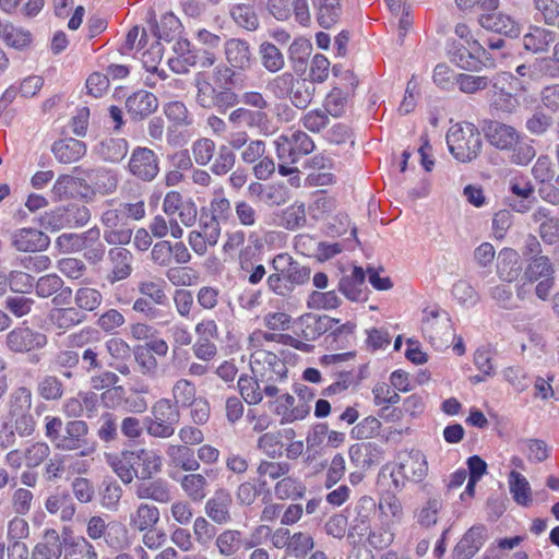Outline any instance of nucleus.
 Listing matches in <instances>:
<instances>
[{"instance_id": "f257e3e1", "label": "nucleus", "mask_w": 559, "mask_h": 559, "mask_svg": "<svg viewBox=\"0 0 559 559\" xmlns=\"http://www.w3.org/2000/svg\"><path fill=\"white\" fill-rule=\"evenodd\" d=\"M447 144L454 158L461 163L475 159L481 150V136L471 122L452 126L447 133Z\"/></svg>"}, {"instance_id": "f03ea898", "label": "nucleus", "mask_w": 559, "mask_h": 559, "mask_svg": "<svg viewBox=\"0 0 559 559\" xmlns=\"http://www.w3.org/2000/svg\"><path fill=\"white\" fill-rule=\"evenodd\" d=\"M179 420V407L169 399H159L153 404L151 416L145 417L144 426L151 437L167 439L174 436Z\"/></svg>"}, {"instance_id": "7ed1b4c3", "label": "nucleus", "mask_w": 559, "mask_h": 559, "mask_svg": "<svg viewBox=\"0 0 559 559\" xmlns=\"http://www.w3.org/2000/svg\"><path fill=\"white\" fill-rule=\"evenodd\" d=\"M194 86L197 88L195 102L203 108L226 110L238 103V97L230 87L215 88L203 72L197 73Z\"/></svg>"}, {"instance_id": "20e7f679", "label": "nucleus", "mask_w": 559, "mask_h": 559, "mask_svg": "<svg viewBox=\"0 0 559 559\" xmlns=\"http://www.w3.org/2000/svg\"><path fill=\"white\" fill-rule=\"evenodd\" d=\"M277 358L269 350H254L251 355V369L259 377L261 382V393L266 397H277L278 389L276 380L278 376Z\"/></svg>"}, {"instance_id": "39448f33", "label": "nucleus", "mask_w": 559, "mask_h": 559, "mask_svg": "<svg viewBox=\"0 0 559 559\" xmlns=\"http://www.w3.org/2000/svg\"><path fill=\"white\" fill-rule=\"evenodd\" d=\"M88 425L84 420H69L64 425L61 440L56 450L62 452L78 451L80 456H87L94 451L88 440Z\"/></svg>"}, {"instance_id": "423d86ee", "label": "nucleus", "mask_w": 559, "mask_h": 559, "mask_svg": "<svg viewBox=\"0 0 559 559\" xmlns=\"http://www.w3.org/2000/svg\"><path fill=\"white\" fill-rule=\"evenodd\" d=\"M100 222L105 227L104 239L107 243L122 246L131 241L133 228L126 221L119 206L104 211Z\"/></svg>"}, {"instance_id": "0eeeda50", "label": "nucleus", "mask_w": 559, "mask_h": 559, "mask_svg": "<svg viewBox=\"0 0 559 559\" xmlns=\"http://www.w3.org/2000/svg\"><path fill=\"white\" fill-rule=\"evenodd\" d=\"M128 170L136 179L151 182L159 173L158 157L153 150L136 146L131 152Z\"/></svg>"}, {"instance_id": "6e6552de", "label": "nucleus", "mask_w": 559, "mask_h": 559, "mask_svg": "<svg viewBox=\"0 0 559 559\" xmlns=\"http://www.w3.org/2000/svg\"><path fill=\"white\" fill-rule=\"evenodd\" d=\"M48 343L47 335L31 328H15L7 334V347L15 354L40 349Z\"/></svg>"}, {"instance_id": "1a4fd4ad", "label": "nucleus", "mask_w": 559, "mask_h": 559, "mask_svg": "<svg viewBox=\"0 0 559 559\" xmlns=\"http://www.w3.org/2000/svg\"><path fill=\"white\" fill-rule=\"evenodd\" d=\"M36 295L40 298L52 297L53 306L70 305L72 288L64 286L63 280L55 273L40 276L35 282Z\"/></svg>"}, {"instance_id": "9d476101", "label": "nucleus", "mask_w": 559, "mask_h": 559, "mask_svg": "<svg viewBox=\"0 0 559 559\" xmlns=\"http://www.w3.org/2000/svg\"><path fill=\"white\" fill-rule=\"evenodd\" d=\"M67 306H55L47 316L48 324L57 331L58 335L67 333L70 329L86 320L85 313H82L78 308Z\"/></svg>"}, {"instance_id": "9b49d317", "label": "nucleus", "mask_w": 559, "mask_h": 559, "mask_svg": "<svg viewBox=\"0 0 559 559\" xmlns=\"http://www.w3.org/2000/svg\"><path fill=\"white\" fill-rule=\"evenodd\" d=\"M421 331L432 344L442 343L451 336V320L445 312L431 310L423 318Z\"/></svg>"}, {"instance_id": "f8f14e48", "label": "nucleus", "mask_w": 559, "mask_h": 559, "mask_svg": "<svg viewBox=\"0 0 559 559\" xmlns=\"http://www.w3.org/2000/svg\"><path fill=\"white\" fill-rule=\"evenodd\" d=\"M157 107V97L145 90L136 91L126 99L127 112L133 121L144 120L155 112Z\"/></svg>"}, {"instance_id": "ddd939ff", "label": "nucleus", "mask_w": 559, "mask_h": 559, "mask_svg": "<svg viewBox=\"0 0 559 559\" xmlns=\"http://www.w3.org/2000/svg\"><path fill=\"white\" fill-rule=\"evenodd\" d=\"M477 21L483 28L510 38H516L521 34V24L502 12L483 13Z\"/></svg>"}, {"instance_id": "4468645a", "label": "nucleus", "mask_w": 559, "mask_h": 559, "mask_svg": "<svg viewBox=\"0 0 559 559\" xmlns=\"http://www.w3.org/2000/svg\"><path fill=\"white\" fill-rule=\"evenodd\" d=\"M134 495L138 499H150L158 503L171 501V489L164 478L139 479L134 486Z\"/></svg>"}, {"instance_id": "2eb2a0df", "label": "nucleus", "mask_w": 559, "mask_h": 559, "mask_svg": "<svg viewBox=\"0 0 559 559\" xmlns=\"http://www.w3.org/2000/svg\"><path fill=\"white\" fill-rule=\"evenodd\" d=\"M376 510L377 503L371 497H361L353 509L349 535L365 536L370 531V522L376 514Z\"/></svg>"}, {"instance_id": "dca6fc26", "label": "nucleus", "mask_w": 559, "mask_h": 559, "mask_svg": "<svg viewBox=\"0 0 559 559\" xmlns=\"http://www.w3.org/2000/svg\"><path fill=\"white\" fill-rule=\"evenodd\" d=\"M484 131L489 143L499 150H509L520 139V133L513 127L499 121H487Z\"/></svg>"}, {"instance_id": "f3484780", "label": "nucleus", "mask_w": 559, "mask_h": 559, "mask_svg": "<svg viewBox=\"0 0 559 559\" xmlns=\"http://www.w3.org/2000/svg\"><path fill=\"white\" fill-rule=\"evenodd\" d=\"M165 453L169 467L185 472H195L200 468L194 450L186 444H168Z\"/></svg>"}, {"instance_id": "a211bd4d", "label": "nucleus", "mask_w": 559, "mask_h": 559, "mask_svg": "<svg viewBox=\"0 0 559 559\" xmlns=\"http://www.w3.org/2000/svg\"><path fill=\"white\" fill-rule=\"evenodd\" d=\"M233 498L226 489H217L205 504L206 515L216 524H226L231 521L230 507Z\"/></svg>"}, {"instance_id": "6ab92c4d", "label": "nucleus", "mask_w": 559, "mask_h": 559, "mask_svg": "<svg viewBox=\"0 0 559 559\" xmlns=\"http://www.w3.org/2000/svg\"><path fill=\"white\" fill-rule=\"evenodd\" d=\"M12 243L19 251L34 252L45 250L49 243V237L35 228H22L12 236Z\"/></svg>"}, {"instance_id": "aec40b11", "label": "nucleus", "mask_w": 559, "mask_h": 559, "mask_svg": "<svg viewBox=\"0 0 559 559\" xmlns=\"http://www.w3.org/2000/svg\"><path fill=\"white\" fill-rule=\"evenodd\" d=\"M556 41V33L549 28L538 25L528 27L527 33L522 37L525 50L533 53L547 52L549 46Z\"/></svg>"}, {"instance_id": "412c9836", "label": "nucleus", "mask_w": 559, "mask_h": 559, "mask_svg": "<svg viewBox=\"0 0 559 559\" xmlns=\"http://www.w3.org/2000/svg\"><path fill=\"white\" fill-rule=\"evenodd\" d=\"M135 465H138V480L152 479L162 472L163 459L156 450L140 448L133 450Z\"/></svg>"}, {"instance_id": "4be33fe9", "label": "nucleus", "mask_w": 559, "mask_h": 559, "mask_svg": "<svg viewBox=\"0 0 559 559\" xmlns=\"http://www.w3.org/2000/svg\"><path fill=\"white\" fill-rule=\"evenodd\" d=\"M107 462L124 485H129L134 478H138L133 450H123L118 454H111L107 457Z\"/></svg>"}, {"instance_id": "5701e85b", "label": "nucleus", "mask_w": 559, "mask_h": 559, "mask_svg": "<svg viewBox=\"0 0 559 559\" xmlns=\"http://www.w3.org/2000/svg\"><path fill=\"white\" fill-rule=\"evenodd\" d=\"M485 534L484 525L472 526L455 546L454 558L471 559L483 546Z\"/></svg>"}, {"instance_id": "b1692460", "label": "nucleus", "mask_w": 559, "mask_h": 559, "mask_svg": "<svg viewBox=\"0 0 559 559\" xmlns=\"http://www.w3.org/2000/svg\"><path fill=\"white\" fill-rule=\"evenodd\" d=\"M287 536L284 545V555L282 559H304L313 548V539L307 533H294L289 535V530L282 528V537Z\"/></svg>"}, {"instance_id": "393cba45", "label": "nucleus", "mask_w": 559, "mask_h": 559, "mask_svg": "<svg viewBox=\"0 0 559 559\" xmlns=\"http://www.w3.org/2000/svg\"><path fill=\"white\" fill-rule=\"evenodd\" d=\"M366 273L362 267L355 266L350 275L343 276L338 282V290L349 300L366 299Z\"/></svg>"}, {"instance_id": "a878e982", "label": "nucleus", "mask_w": 559, "mask_h": 559, "mask_svg": "<svg viewBox=\"0 0 559 559\" xmlns=\"http://www.w3.org/2000/svg\"><path fill=\"white\" fill-rule=\"evenodd\" d=\"M112 267L107 277L110 283H116L127 278L132 272V253L122 247L111 248L108 252Z\"/></svg>"}, {"instance_id": "bb28decb", "label": "nucleus", "mask_w": 559, "mask_h": 559, "mask_svg": "<svg viewBox=\"0 0 559 559\" xmlns=\"http://www.w3.org/2000/svg\"><path fill=\"white\" fill-rule=\"evenodd\" d=\"M56 159L62 164H72L81 159L86 153L84 142L68 138L53 143L51 147Z\"/></svg>"}, {"instance_id": "cd10ccee", "label": "nucleus", "mask_w": 559, "mask_h": 559, "mask_svg": "<svg viewBox=\"0 0 559 559\" xmlns=\"http://www.w3.org/2000/svg\"><path fill=\"white\" fill-rule=\"evenodd\" d=\"M36 393L45 402H59L66 394V385L58 376L45 373L37 379Z\"/></svg>"}, {"instance_id": "c85d7f7f", "label": "nucleus", "mask_w": 559, "mask_h": 559, "mask_svg": "<svg viewBox=\"0 0 559 559\" xmlns=\"http://www.w3.org/2000/svg\"><path fill=\"white\" fill-rule=\"evenodd\" d=\"M129 144L122 138H106L95 146V153L105 162L119 163L128 154Z\"/></svg>"}, {"instance_id": "c756f323", "label": "nucleus", "mask_w": 559, "mask_h": 559, "mask_svg": "<svg viewBox=\"0 0 559 559\" xmlns=\"http://www.w3.org/2000/svg\"><path fill=\"white\" fill-rule=\"evenodd\" d=\"M174 50L176 56L168 60V66L174 72L183 74L190 68L198 67L197 52L190 49V43L187 39L177 41Z\"/></svg>"}, {"instance_id": "7c9ffc66", "label": "nucleus", "mask_w": 559, "mask_h": 559, "mask_svg": "<svg viewBox=\"0 0 559 559\" xmlns=\"http://www.w3.org/2000/svg\"><path fill=\"white\" fill-rule=\"evenodd\" d=\"M211 471H205V474L190 473L186 474L180 479V486L187 497L193 502H201L207 496L209 480L206 476Z\"/></svg>"}, {"instance_id": "2f4dec72", "label": "nucleus", "mask_w": 559, "mask_h": 559, "mask_svg": "<svg viewBox=\"0 0 559 559\" xmlns=\"http://www.w3.org/2000/svg\"><path fill=\"white\" fill-rule=\"evenodd\" d=\"M259 487L262 496V501L269 503L271 501V487L269 480L275 481L274 491L280 490V462L262 461L258 467Z\"/></svg>"}, {"instance_id": "473e14b6", "label": "nucleus", "mask_w": 559, "mask_h": 559, "mask_svg": "<svg viewBox=\"0 0 559 559\" xmlns=\"http://www.w3.org/2000/svg\"><path fill=\"white\" fill-rule=\"evenodd\" d=\"M400 469L406 478L413 481H421L428 473L426 456L419 450H412L400 464Z\"/></svg>"}, {"instance_id": "72a5a7b5", "label": "nucleus", "mask_w": 559, "mask_h": 559, "mask_svg": "<svg viewBox=\"0 0 559 559\" xmlns=\"http://www.w3.org/2000/svg\"><path fill=\"white\" fill-rule=\"evenodd\" d=\"M63 545L55 530L46 531L44 542L38 543L32 552V559H60Z\"/></svg>"}, {"instance_id": "f704fd0d", "label": "nucleus", "mask_w": 559, "mask_h": 559, "mask_svg": "<svg viewBox=\"0 0 559 559\" xmlns=\"http://www.w3.org/2000/svg\"><path fill=\"white\" fill-rule=\"evenodd\" d=\"M228 120L236 128L247 126L250 128L258 127L262 131H266L267 115L264 111H252L250 109L239 107L229 114Z\"/></svg>"}, {"instance_id": "c9c22d12", "label": "nucleus", "mask_w": 559, "mask_h": 559, "mask_svg": "<svg viewBox=\"0 0 559 559\" xmlns=\"http://www.w3.org/2000/svg\"><path fill=\"white\" fill-rule=\"evenodd\" d=\"M313 147L311 139L301 131L294 132L292 141L288 136H282V151H288L292 163H296L299 156L309 154Z\"/></svg>"}, {"instance_id": "e433bc0d", "label": "nucleus", "mask_w": 559, "mask_h": 559, "mask_svg": "<svg viewBox=\"0 0 559 559\" xmlns=\"http://www.w3.org/2000/svg\"><path fill=\"white\" fill-rule=\"evenodd\" d=\"M45 508L51 514L60 512V520L63 522L71 521L76 512L72 497L66 491L49 496L45 502Z\"/></svg>"}, {"instance_id": "4c0bfd02", "label": "nucleus", "mask_w": 559, "mask_h": 559, "mask_svg": "<svg viewBox=\"0 0 559 559\" xmlns=\"http://www.w3.org/2000/svg\"><path fill=\"white\" fill-rule=\"evenodd\" d=\"M225 53L228 62L235 68H247L250 64V49L247 41L231 38L225 44Z\"/></svg>"}, {"instance_id": "58836bf2", "label": "nucleus", "mask_w": 559, "mask_h": 559, "mask_svg": "<svg viewBox=\"0 0 559 559\" xmlns=\"http://www.w3.org/2000/svg\"><path fill=\"white\" fill-rule=\"evenodd\" d=\"M443 508L440 496L430 497L415 513L416 522L424 528H430L438 522L439 513Z\"/></svg>"}, {"instance_id": "ea45409f", "label": "nucleus", "mask_w": 559, "mask_h": 559, "mask_svg": "<svg viewBox=\"0 0 559 559\" xmlns=\"http://www.w3.org/2000/svg\"><path fill=\"white\" fill-rule=\"evenodd\" d=\"M64 559H97L95 547L85 537L64 539Z\"/></svg>"}, {"instance_id": "a19ab883", "label": "nucleus", "mask_w": 559, "mask_h": 559, "mask_svg": "<svg viewBox=\"0 0 559 559\" xmlns=\"http://www.w3.org/2000/svg\"><path fill=\"white\" fill-rule=\"evenodd\" d=\"M312 46L309 40L298 38L288 48V58L294 71L302 75L307 70V61L311 53Z\"/></svg>"}, {"instance_id": "79ce46f5", "label": "nucleus", "mask_w": 559, "mask_h": 559, "mask_svg": "<svg viewBox=\"0 0 559 559\" xmlns=\"http://www.w3.org/2000/svg\"><path fill=\"white\" fill-rule=\"evenodd\" d=\"M519 254L511 248L502 249L498 254L497 272L501 280L512 282L519 274Z\"/></svg>"}, {"instance_id": "37998d69", "label": "nucleus", "mask_w": 559, "mask_h": 559, "mask_svg": "<svg viewBox=\"0 0 559 559\" xmlns=\"http://www.w3.org/2000/svg\"><path fill=\"white\" fill-rule=\"evenodd\" d=\"M33 405V393L27 386L15 388L9 395L8 414L9 416L22 415L31 412Z\"/></svg>"}, {"instance_id": "c03bdc74", "label": "nucleus", "mask_w": 559, "mask_h": 559, "mask_svg": "<svg viewBox=\"0 0 559 559\" xmlns=\"http://www.w3.org/2000/svg\"><path fill=\"white\" fill-rule=\"evenodd\" d=\"M72 297L74 298V308L82 313L95 311L103 302L102 293L92 287H81L75 290L74 295L72 294Z\"/></svg>"}, {"instance_id": "a18cd8bd", "label": "nucleus", "mask_w": 559, "mask_h": 559, "mask_svg": "<svg viewBox=\"0 0 559 559\" xmlns=\"http://www.w3.org/2000/svg\"><path fill=\"white\" fill-rule=\"evenodd\" d=\"M284 402L282 403V407H284V412L282 413V421H294L297 419L305 418L310 411V406L305 401L304 395L299 394L298 400L293 395L286 394L283 396Z\"/></svg>"}, {"instance_id": "49530a36", "label": "nucleus", "mask_w": 559, "mask_h": 559, "mask_svg": "<svg viewBox=\"0 0 559 559\" xmlns=\"http://www.w3.org/2000/svg\"><path fill=\"white\" fill-rule=\"evenodd\" d=\"M554 272L552 263L548 257H534L525 269L524 277L535 283L539 280L552 278Z\"/></svg>"}, {"instance_id": "de8ad7c7", "label": "nucleus", "mask_w": 559, "mask_h": 559, "mask_svg": "<svg viewBox=\"0 0 559 559\" xmlns=\"http://www.w3.org/2000/svg\"><path fill=\"white\" fill-rule=\"evenodd\" d=\"M509 488L514 501L518 504L526 507L531 503V486L526 478L519 472H510Z\"/></svg>"}, {"instance_id": "09e8293b", "label": "nucleus", "mask_w": 559, "mask_h": 559, "mask_svg": "<svg viewBox=\"0 0 559 559\" xmlns=\"http://www.w3.org/2000/svg\"><path fill=\"white\" fill-rule=\"evenodd\" d=\"M158 521V509L148 503H141L131 515V524L141 532L152 528Z\"/></svg>"}, {"instance_id": "8fccbe9b", "label": "nucleus", "mask_w": 559, "mask_h": 559, "mask_svg": "<svg viewBox=\"0 0 559 559\" xmlns=\"http://www.w3.org/2000/svg\"><path fill=\"white\" fill-rule=\"evenodd\" d=\"M215 545L222 556L230 557L242 547V533L238 530H226L216 537Z\"/></svg>"}, {"instance_id": "3c124183", "label": "nucleus", "mask_w": 559, "mask_h": 559, "mask_svg": "<svg viewBox=\"0 0 559 559\" xmlns=\"http://www.w3.org/2000/svg\"><path fill=\"white\" fill-rule=\"evenodd\" d=\"M468 45L469 48L463 47L457 49L453 55V59L460 68L474 70L479 62L478 57L475 55H479L480 52L485 53L486 50L477 40H473V43H468Z\"/></svg>"}, {"instance_id": "603ef678", "label": "nucleus", "mask_w": 559, "mask_h": 559, "mask_svg": "<svg viewBox=\"0 0 559 559\" xmlns=\"http://www.w3.org/2000/svg\"><path fill=\"white\" fill-rule=\"evenodd\" d=\"M376 450L370 442L353 444L348 451L350 462L360 469L369 468L374 463L373 452Z\"/></svg>"}, {"instance_id": "864d4df0", "label": "nucleus", "mask_w": 559, "mask_h": 559, "mask_svg": "<svg viewBox=\"0 0 559 559\" xmlns=\"http://www.w3.org/2000/svg\"><path fill=\"white\" fill-rule=\"evenodd\" d=\"M173 399L174 404H176L178 407H189L190 404H193L195 400L197 389L195 385L187 380V379H179L176 381V383L173 386Z\"/></svg>"}, {"instance_id": "5fc2aeb1", "label": "nucleus", "mask_w": 559, "mask_h": 559, "mask_svg": "<svg viewBox=\"0 0 559 559\" xmlns=\"http://www.w3.org/2000/svg\"><path fill=\"white\" fill-rule=\"evenodd\" d=\"M238 386L242 399L248 404H258L262 401L261 382L257 374L255 378L241 376L238 380Z\"/></svg>"}, {"instance_id": "6e6d98bb", "label": "nucleus", "mask_w": 559, "mask_h": 559, "mask_svg": "<svg viewBox=\"0 0 559 559\" xmlns=\"http://www.w3.org/2000/svg\"><path fill=\"white\" fill-rule=\"evenodd\" d=\"M134 360L139 366L140 372L145 376L153 378L157 373L158 362L153 354L146 346H135L133 349Z\"/></svg>"}, {"instance_id": "4d7b16f0", "label": "nucleus", "mask_w": 559, "mask_h": 559, "mask_svg": "<svg viewBox=\"0 0 559 559\" xmlns=\"http://www.w3.org/2000/svg\"><path fill=\"white\" fill-rule=\"evenodd\" d=\"M199 226V231L207 238L209 245L215 246L221 236V221L212 216L205 209H202Z\"/></svg>"}, {"instance_id": "13d9d810", "label": "nucleus", "mask_w": 559, "mask_h": 559, "mask_svg": "<svg viewBox=\"0 0 559 559\" xmlns=\"http://www.w3.org/2000/svg\"><path fill=\"white\" fill-rule=\"evenodd\" d=\"M233 20L248 31L258 28L259 22L253 9L247 4H236L230 9Z\"/></svg>"}, {"instance_id": "bf43d9fd", "label": "nucleus", "mask_w": 559, "mask_h": 559, "mask_svg": "<svg viewBox=\"0 0 559 559\" xmlns=\"http://www.w3.org/2000/svg\"><path fill=\"white\" fill-rule=\"evenodd\" d=\"M535 58L524 62L514 61L515 75L513 79L519 83L521 90L527 91L532 82H537Z\"/></svg>"}, {"instance_id": "052dcab7", "label": "nucleus", "mask_w": 559, "mask_h": 559, "mask_svg": "<svg viewBox=\"0 0 559 559\" xmlns=\"http://www.w3.org/2000/svg\"><path fill=\"white\" fill-rule=\"evenodd\" d=\"M531 4L545 25L555 22L559 15V0H531Z\"/></svg>"}, {"instance_id": "680f3d73", "label": "nucleus", "mask_w": 559, "mask_h": 559, "mask_svg": "<svg viewBox=\"0 0 559 559\" xmlns=\"http://www.w3.org/2000/svg\"><path fill=\"white\" fill-rule=\"evenodd\" d=\"M191 150L194 162L200 166H205L214 156L215 143L211 139L202 138L192 144Z\"/></svg>"}, {"instance_id": "e2e57ef3", "label": "nucleus", "mask_w": 559, "mask_h": 559, "mask_svg": "<svg viewBox=\"0 0 559 559\" xmlns=\"http://www.w3.org/2000/svg\"><path fill=\"white\" fill-rule=\"evenodd\" d=\"M50 454L48 443L38 441L32 443L24 451V461L27 467L39 466Z\"/></svg>"}, {"instance_id": "0e129e2a", "label": "nucleus", "mask_w": 559, "mask_h": 559, "mask_svg": "<svg viewBox=\"0 0 559 559\" xmlns=\"http://www.w3.org/2000/svg\"><path fill=\"white\" fill-rule=\"evenodd\" d=\"M236 155L226 145H221L217 155L211 166L213 174L217 176L226 175L235 165Z\"/></svg>"}, {"instance_id": "69168bd1", "label": "nucleus", "mask_w": 559, "mask_h": 559, "mask_svg": "<svg viewBox=\"0 0 559 559\" xmlns=\"http://www.w3.org/2000/svg\"><path fill=\"white\" fill-rule=\"evenodd\" d=\"M34 305L35 300L24 295L9 296L4 301L5 309L16 318H22L31 313Z\"/></svg>"}, {"instance_id": "338daca9", "label": "nucleus", "mask_w": 559, "mask_h": 559, "mask_svg": "<svg viewBox=\"0 0 559 559\" xmlns=\"http://www.w3.org/2000/svg\"><path fill=\"white\" fill-rule=\"evenodd\" d=\"M122 497V487L116 480H104L100 491L103 507L115 510Z\"/></svg>"}, {"instance_id": "774afa93", "label": "nucleus", "mask_w": 559, "mask_h": 559, "mask_svg": "<svg viewBox=\"0 0 559 559\" xmlns=\"http://www.w3.org/2000/svg\"><path fill=\"white\" fill-rule=\"evenodd\" d=\"M552 124L554 118L543 110H536L525 123L527 131L534 135L545 134Z\"/></svg>"}]
</instances>
